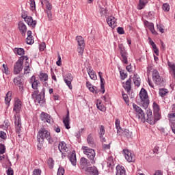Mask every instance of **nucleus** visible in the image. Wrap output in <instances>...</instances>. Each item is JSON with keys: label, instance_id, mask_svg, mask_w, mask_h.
<instances>
[{"label": "nucleus", "instance_id": "obj_30", "mask_svg": "<svg viewBox=\"0 0 175 175\" xmlns=\"http://www.w3.org/2000/svg\"><path fill=\"white\" fill-rule=\"evenodd\" d=\"M102 72H98V75L100 77V88L101 90H103L102 93L105 94V79H103V77H102Z\"/></svg>", "mask_w": 175, "mask_h": 175}, {"label": "nucleus", "instance_id": "obj_2", "mask_svg": "<svg viewBox=\"0 0 175 175\" xmlns=\"http://www.w3.org/2000/svg\"><path fill=\"white\" fill-rule=\"evenodd\" d=\"M44 139L49 142V144L53 143V139H51V135H50V132L42 127L39 130L37 134V142L44 143Z\"/></svg>", "mask_w": 175, "mask_h": 175}, {"label": "nucleus", "instance_id": "obj_24", "mask_svg": "<svg viewBox=\"0 0 175 175\" xmlns=\"http://www.w3.org/2000/svg\"><path fill=\"white\" fill-rule=\"evenodd\" d=\"M25 21L27 23L29 27H32V28L36 27L37 22L36 21H33L32 16H28Z\"/></svg>", "mask_w": 175, "mask_h": 175}, {"label": "nucleus", "instance_id": "obj_37", "mask_svg": "<svg viewBox=\"0 0 175 175\" xmlns=\"http://www.w3.org/2000/svg\"><path fill=\"white\" fill-rule=\"evenodd\" d=\"M88 73L92 80H96V73L94 70L90 69L89 71H88Z\"/></svg>", "mask_w": 175, "mask_h": 175}, {"label": "nucleus", "instance_id": "obj_15", "mask_svg": "<svg viewBox=\"0 0 175 175\" xmlns=\"http://www.w3.org/2000/svg\"><path fill=\"white\" fill-rule=\"evenodd\" d=\"M15 129L16 133H21V118H20V116H15Z\"/></svg>", "mask_w": 175, "mask_h": 175}, {"label": "nucleus", "instance_id": "obj_26", "mask_svg": "<svg viewBox=\"0 0 175 175\" xmlns=\"http://www.w3.org/2000/svg\"><path fill=\"white\" fill-rule=\"evenodd\" d=\"M116 175H126L125 168L121 165L116 167Z\"/></svg>", "mask_w": 175, "mask_h": 175}, {"label": "nucleus", "instance_id": "obj_22", "mask_svg": "<svg viewBox=\"0 0 175 175\" xmlns=\"http://www.w3.org/2000/svg\"><path fill=\"white\" fill-rule=\"evenodd\" d=\"M13 110L16 114H18V113H20L21 110V101L20 100H17L15 101Z\"/></svg>", "mask_w": 175, "mask_h": 175}, {"label": "nucleus", "instance_id": "obj_3", "mask_svg": "<svg viewBox=\"0 0 175 175\" xmlns=\"http://www.w3.org/2000/svg\"><path fill=\"white\" fill-rule=\"evenodd\" d=\"M24 59H26V61H28L29 57L27 56H21L18 60L16 62L14 66V75H18L21 70H23V68L24 66Z\"/></svg>", "mask_w": 175, "mask_h": 175}, {"label": "nucleus", "instance_id": "obj_53", "mask_svg": "<svg viewBox=\"0 0 175 175\" xmlns=\"http://www.w3.org/2000/svg\"><path fill=\"white\" fill-rule=\"evenodd\" d=\"M147 117H148V121L152 122V111H151V110H149L147 111Z\"/></svg>", "mask_w": 175, "mask_h": 175}, {"label": "nucleus", "instance_id": "obj_23", "mask_svg": "<svg viewBox=\"0 0 175 175\" xmlns=\"http://www.w3.org/2000/svg\"><path fill=\"white\" fill-rule=\"evenodd\" d=\"M63 122L66 129H70V119L69 118V110L67 111L66 117L63 119Z\"/></svg>", "mask_w": 175, "mask_h": 175}, {"label": "nucleus", "instance_id": "obj_44", "mask_svg": "<svg viewBox=\"0 0 175 175\" xmlns=\"http://www.w3.org/2000/svg\"><path fill=\"white\" fill-rule=\"evenodd\" d=\"M2 72L5 75H10V71H9V68H8V65L3 64Z\"/></svg>", "mask_w": 175, "mask_h": 175}, {"label": "nucleus", "instance_id": "obj_47", "mask_svg": "<svg viewBox=\"0 0 175 175\" xmlns=\"http://www.w3.org/2000/svg\"><path fill=\"white\" fill-rule=\"evenodd\" d=\"M116 127L117 129L118 133H120V131H122V128H121V126H120V120H116Z\"/></svg>", "mask_w": 175, "mask_h": 175}, {"label": "nucleus", "instance_id": "obj_10", "mask_svg": "<svg viewBox=\"0 0 175 175\" xmlns=\"http://www.w3.org/2000/svg\"><path fill=\"white\" fill-rule=\"evenodd\" d=\"M133 109L135 111L137 116L139 120H146V115H144V111L139 105L133 103Z\"/></svg>", "mask_w": 175, "mask_h": 175}, {"label": "nucleus", "instance_id": "obj_33", "mask_svg": "<svg viewBox=\"0 0 175 175\" xmlns=\"http://www.w3.org/2000/svg\"><path fill=\"white\" fill-rule=\"evenodd\" d=\"M39 79L40 81H47V80H49V75L46 72H40Z\"/></svg>", "mask_w": 175, "mask_h": 175}, {"label": "nucleus", "instance_id": "obj_1", "mask_svg": "<svg viewBox=\"0 0 175 175\" xmlns=\"http://www.w3.org/2000/svg\"><path fill=\"white\" fill-rule=\"evenodd\" d=\"M46 94V88H43L39 94V90H34L31 94L32 99L34 100L36 105H40L43 106L46 103V99H44Z\"/></svg>", "mask_w": 175, "mask_h": 175}, {"label": "nucleus", "instance_id": "obj_38", "mask_svg": "<svg viewBox=\"0 0 175 175\" xmlns=\"http://www.w3.org/2000/svg\"><path fill=\"white\" fill-rule=\"evenodd\" d=\"M5 100V104L6 105H9V103H10V100H12V92L9 91L6 94Z\"/></svg>", "mask_w": 175, "mask_h": 175}, {"label": "nucleus", "instance_id": "obj_56", "mask_svg": "<svg viewBox=\"0 0 175 175\" xmlns=\"http://www.w3.org/2000/svg\"><path fill=\"white\" fill-rule=\"evenodd\" d=\"M117 32L119 35H124L125 33V31H124V28L119 27L117 28Z\"/></svg>", "mask_w": 175, "mask_h": 175}, {"label": "nucleus", "instance_id": "obj_51", "mask_svg": "<svg viewBox=\"0 0 175 175\" xmlns=\"http://www.w3.org/2000/svg\"><path fill=\"white\" fill-rule=\"evenodd\" d=\"M162 8L164 12H169V10H170V5L167 3H164L163 4Z\"/></svg>", "mask_w": 175, "mask_h": 175}, {"label": "nucleus", "instance_id": "obj_60", "mask_svg": "<svg viewBox=\"0 0 175 175\" xmlns=\"http://www.w3.org/2000/svg\"><path fill=\"white\" fill-rule=\"evenodd\" d=\"M110 144H111V142H109V144H103V148L104 150H110Z\"/></svg>", "mask_w": 175, "mask_h": 175}, {"label": "nucleus", "instance_id": "obj_27", "mask_svg": "<svg viewBox=\"0 0 175 175\" xmlns=\"http://www.w3.org/2000/svg\"><path fill=\"white\" fill-rule=\"evenodd\" d=\"M41 5L42 6H44V5H45L46 9L47 10H52L53 9V5H51V3L49 0L41 1Z\"/></svg>", "mask_w": 175, "mask_h": 175}, {"label": "nucleus", "instance_id": "obj_42", "mask_svg": "<svg viewBox=\"0 0 175 175\" xmlns=\"http://www.w3.org/2000/svg\"><path fill=\"white\" fill-rule=\"evenodd\" d=\"M107 167L110 169H113L114 167V161H113L112 157H109L107 161Z\"/></svg>", "mask_w": 175, "mask_h": 175}, {"label": "nucleus", "instance_id": "obj_45", "mask_svg": "<svg viewBox=\"0 0 175 175\" xmlns=\"http://www.w3.org/2000/svg\"><path fill=\"white\" fill-rule=\"evenodd\" d=\"M30 10L32 12L36 10V4L35 3V0H30Z\"/></svg>", "mask_w": 175, "mask_h": 175}, {"label": "nucleus", "instance_id": "obj_40", "mask_svg": "<svg viewBox=\"0 0 175 175\" xmlns=\"http://www.w3.org/2000/svg\"><path fill=\"white\" fill-rule=\"evenodd\" d=\"M14 51L18 54V55H24L25 51L23 48H15Z\"/></svg>", "mask_w": 175, "mask_h": 175}, {"label": "nucleus", "instance_id": "obj_9", "mask_svg": "<svg viewBox=\"0 0 175 175\" xmlns=\"http://www.w3.org/2000/svg\"><path fill=\"white\" fill-rule=\"evenodd\" d=\"M119 51L120 53V55L122 57V62H124L126 65H128V52L125 50V48L122 46V44H119Z\"/></svg>", "mask_w": 175, "mask_h": 175}, {"label": "nucleus", "instance_id": "obj_61", "mask_svg": "<svg viewBox=\"0 0 175 175\" xmlns=\"http://www.w3.org/2000/svg\"><path fill=\"white\" fill-rule=\"evenodd\" d=\"M44 49H46V43L42 42L40 44V51H44Z\"/></svg>", "mask_w": 175, "mask_h": 175}, {"label": "nucleus", "instance_id": "obj_35", "mask_svg": "<svg viewBox=\"0 0 175 175\" xmlns=\"http://www.w3.org/2000/svg\"><path fill=\"white\" fill-rule=\"evenodd\" d=\"M139 79L140 78H139L137 77V74H134L133 79L135 85H136L137 87H140V80H139Z\"/></svg>", "mask_w": 175, "mask_h": 175}, {"label": "nucleus", "instance_id": "obj_50", "mask_svg": "<svg viewBox=\"0 0 175 175\" xmlns=\"http://www.w3.org/2000/svg\"><path fill=\"white\" fill-rule=\"evenodd\" d=\"M65 174V169L63 167H59L57 170V175H64Z\"/></svg>", "mask_w": 175, "mask_h": 175}, {"label": "nucleus", "instance_id": "obj_31", "mask_svg": "<svg viewBox=\"0 0 175 175\" xmlns=\"http://www.w3.org/2000/svg\"><path fill=\"white\" fill-rule=\"evenodd\" d=\"M80 165L81 166L82 169H84V167L90 166V161H88V159L82 157L80 159Z\"/></svg>", "mask_w": 175, "mask_h": 175}, {"label": "nucleus", "instance_id": "obj_46", "mask_svg": "<svg viewBox=\"0 0 175 175\" xmlns=\"http://www.w3.org/2000/svg\"><path fill=\"white\" fill-rule=\"evenodd\" d=\"M122 98L124 100V102L128 104L129 103V97H128V94H125L124 91L122 92Z\"/></svg>", "mask_w": 175, "mask_h": 175}, {"label": "nucleus", "instance_id": "obj_64", "mask_svg": "<svg viewBox=\"0 0 175 175\" xmlns=\"http://www.w3.org/2000/svg\"><path fill=\"white\" fill-rule=\"evenodd\" d=\"M171 129H172L173 133L175 134V122L172 123V124H171Z\"/></svg>", "mask_w": 175, "mask_h": 175}, {"label": "nucleus", "instance_id": "obj_12", "mask_svg": "<svg viewBox=\"0 0 175 175\" xmlns=\"http://www.w3.org/2000/svg\"><path fill=\"white\" fill-rule=\"evenodd\" d=\"M64 83H66V85L72 90L73 87L72 86V81H73V75L71 73H67L64 76Z\"/></svg>", "mask_w": 175, "mask_h": 175}, {"label": "nucleus", "instance_id": "obj_62", "mask_svg": "<svg viewBox=\"0 0 175 175\" xmlns=\"http://www.w3.org/2000/svg\"><path fill=\"white\" fill-rule=\"evenodd\" d=\"M120 76L122 77V80H124L128 77V75L122 71H120Z\"/></svg>", "mask_w": 175, "mask_h": 175}, {"label": "nucleus", "instance_id": "obj_41", "mask_svg": "<svg viewBox=\"0 0 175 175\" xmlns=\"http://www.w3.org/2000/svg\"><path fill=\"white\" fill-rule=\"evenodd\" d=\"M96 107L100 111H106V107L100 102L97 101Z\"/></svg>", "mask_w": 175, "mask_h": 175}, {"label": "nucleus", "instance_id": "obj_11", "mask_svg": "<svg viewBox=\"0 0 175 175\" xmlns=\"http://www.w3.org/2000/svg\"><path fill=\"white\" fill-rule=\"evenodd\" d=\"M14 84L18 87L21 92L24 91V88H23V75H20L14 79Z\"/></svg>", "mask_w": 175, "mask_h": 175}, {"label": "nucleus", "instance_id": "obj_16", "mask_svg": "<svg viewBox=\"0 0 175 175\" xmlns=\"http://www.w3.org/2000/svg\"><path fill=\"white\" fill-rule=\"evenodd\" d=\"M85 172L86 174L99 175V171H98V168L95 166L87 167Z\"/></svg>", "mask_w": 175, "mask_h": 175}, {"label": "nucleus", "instance_id": "obj_54", "mask_svg": "<svg viewBox=\"0 0 175 175\" xmlns=\"http://www.w3.org/2000/svg\"><path fill=\"white\" fill-rule=\"evenodd\" d=\"M46 14H47L49 21H53V14L51 13V10H47Z\"/></svg>", "mask_w": 175, "mask_h": 175}, {"label": "nucleus", "instance_id": "obj_36", "mask_svg": "<svg viewBox=\"0 0 175 175\" xmlns=\"http://www.w3.org/2000/svg\"><path fill=\"white\" fill-rule=\"evenodd\" d=\"M148 3V0H139V3L138 5L139 10H142L146 6V4Z\"/></svg>", "mask_w": 175, "mask_h": 175}, {"label": "nucleus", "instance_id": "obj_13", "mask_svg": "<svg viewBox=\"0 0 175 175\" xmlns=\"http://www.w3.org/2000/svg\"><path fill=\"white\" fill-rule=\"evenodd\" d=\"M30 84H31V88H33L34 91H39L38 88L40 85V82L39 80L36 79V77H35V75H33L30 79Z\"/></svg>", "mask_w": 175, "mask_h": 175}, {"label": "nucleus", "instance_id": "obj_6", "mask_svg": "<svg viewBox=\"0 0 175 175\" xmlns=\"http://www.w3.org/2000/svg\"><path fill=\"white\" fill-rule=\"evenodd\" d=\"M139 98L141 99V103L143 107L147 109V107H148V105H150V102L148 101V94L144 88L141 90L139 92Z\"/></svg>", "mask_w": 175, "mask_h": 175}, {"label": "nucleus", "instance_id": "obj_5", "mask_svg": "<svg viewBox=\"0 0 175 175\" xmlns=\"http://www.w3.org/2000/svg\"><path fill=\"white\" fill-rule=\"evenodd\" d=\"M62 152V158L64 159L68 157L69 161L71 162L73 166H76L77 163V159L76 158V151L73 150L70 154V151L66 152L65 150L60 151Z\"/></svg>", "mask_w": 175, "mask_h": 175}, {"label": "nucleus", "instance_id": "obj_17", "mask_svg": "<svg viewBox=\"0 0 175 175\" xmlns=\"http://www.w3.org/2000/svg\"><path fill=\"white\" fill-rule=\"evenodd\" d=\"M107 23L111 28H116L117 27V20L114 16H109L107 18Z\"/></svg>", "mask_w": 175, "mask_h": 175}, {"label": "nucleus", "instance_id": "obj_18", "mask_svg": "<svg viewBox=\"0 0 175 175\" xmlns=\"http://www.w3.org/2000/svg\"><path fill=\"white\" fill-rule=\"evenodd\" d=\"M40 117L41 121H43L44 122H48V124L51 122V116L46 112H42Z\"/></svg>", "mask_w": 175, "mask_h": 175}, {"label": "nucleus", "instance_id": "obj_19", "mask_svg": "<svg viewBox=\"0 0 175 175\" xmlns=\"http://www.w3.org/2000/svg\"><path fill=\"white\" fill-rule=\"evenodd\" d=\"M144 24L153 35H157V31H155V28L154 27V23H150L148 21H144Z\"/></svg>", "mask_w": 175, "mask_h": 175}, {"label": "nucleus", "instance_id": "obj_63", "mask_svg": "<svg viewBox=\"0 0 175 175\" xmlns=\"http://www.w3.org/2000/svg\"><path fill=\"white\" fill-rule=\"evenodd\" d=\"M0 137L1 139L5 140V139H6V133L3 131H0Z\"/></svg>", "mask_w": 175, "mask_h": 175}, {"label": "nucleus", "instance_id": "obj_4", "mask_svg": "<svg viewBox=\"0 0 175 175\" xmlns=\"http://www.w3.org/2000/svg\"><path fill=\"white\" fill-rule=\"evenodd\" d=\"M82 150L83 151V154H85V155L88 157V159L90 160V163L92 164L95 163V161L96 159H95V150L88 146H82Z\"/></svg>", "mask_w": 175, "mask_h": 175}, {"label": "nucleus", "instance_id": "obj_14", "mask_svg": "<svg viewBox=\"0 0 175 175\" xmlns=\"http://www.w3.org/2000/svg\"><path fill=\"white\" fill-rule=\"evenodd\" d=\"M123 153L125 159L128 162H135V154L128 150H123Z\"/></svg>", "mask_w": 175, "mask_h": 175}, {"label": "nucleus", "instance_id": "obj_28", "mask_svg": "<svg viewBox=\"0 0 175 175\" xmlns=\"http://www.w3.org/2000/svg\"><path fill=\"white\" fill-rule=\"evenodd\" d=\"M87 142L90 147H95V142H94V137L92 134H89L87 137Z\"/></svg>", "mask_w": 175, "mask_h": 175}, {"label": "nucleus", "instance_id": "obj_32", "mask_svg": "<svg viewBox=\"0 0 175 175\" xmlns=\"http://www.w3.org/2000/svg\"><path fill=\"white\" fill-rule=\"evenodd\" d=\"M154 120H152V122H150V125H154V124H155V122H157V121H159V120H161V113L159 112H154Z\"/></svg>", "mask_w": 175, "mask_h": 175}, {"label": "nucleus", "instance_id": "obj_49", "mask_svg": "<svg viewBox=\"0 0 175 175\" xmlns=\"http://www.w3.org/2000/svg\"><path fill=\"white\" fill-rule=\"evenodd\" d=\"M106 13H107V10H106L105 8H100V14L102 16H105V14H106Z\"/></svg>", "mask_w": 175, "mask_h": 175}, {"label": "nucleus", "instance_id": "obj_20", "mask_svg": "<svg viewBox=\"0 0 175 175\" xmlns=\"http://www.w3.org/2000/svg\"><path fill=\"white\" fill-rule=\"evenodd\" d=\"M18 26L22 36H25V33L27 32V26L25 25V23L23 21H20Z\"/></svg>", "mask_w": 175, "mask_h": 175}, {"label": "nucleus", "instance_id": "obj_43", "mask_svg": "<svg viewBox=\"0 0 175 175\" xmlns=\"http://www.w3.org/2000/svg\"><path fill=\"white\" fill-rule=\"evenodd\" d=\"M167 94H169V90H167V89H160L159 90V95L162 98H163V96H166Z\"/></svg>", "mask_w": 175, "mask_h": 175}, {"label": "nucleus", "instance_id": "obj_25", "mask_svg": "<svg viewBox=\"0 0 175 175\" xmlns=\"http://www.w3.org/2000/svg\"><path fill=\"white\" fill-rule=\"evenodd\" d=\"M59 151H66L68 152L69 151V148L66 146V144L64 142H59L58 145Z\"/></svg>", "mask_w": 175, "mask_h": 175}, {"label": "nucleus", "instance_id": "obj_34", "mask_svg": "<svg viewBox=\"0 0 175 175\" xmlns=\"http://www.w3.org/2000/svg\"><path fill=\"white\" fill-rule=\"evenodd\" d=\"M131 81H132V80L131 79H129L126 81L125 85H123L124 90H126V91H127V93L129 94L130 91H131Z\"/></svg>", "mask_w": 175, "mask_h": 175}, {"label": "nucleus", "instance_id": "obj_57", "mask_svg": "<svg viewBox=\"0 0 175 175\" xmlns=\"http://www.w3.org/2000/svg\"><path fill=\"white\" fill-rule=\"evenodd\" d=\"M6 151V147L3 144H0V154H5Z\"/></svg>", "mask_w": 175, "mask_h": 175}, {"label": "nucleus", "instance_id": "obj_29", "mask_svg": "<svg viewBox=\"0 0 175 175\" xmlns=\"http://www.w3.org/2000/svg\"><path fill=\"white\" fill-rule=\"evenodd\" d=\"M167 65L170 68V72L173 75V77L175 80V64L170 62H167Z\"/></svg>", "mask_w": 175, "mask_h": 175}, {"label": "nucleus", "instance_id": "obj_58", "mask_svg": "<svg viewBox=\"0 0 175 175\" xmlns=\"http://www.w3.org/2000/svg\"><path fill=\"white\" fill-rule=\"evenodd\" d=\"M153 109H154V113L159 112V105H158L157 103H153Z\"/></svg>", "mask_w": 175, "mask_h": 175}, {"label": "nucleus", "instance_id": "obj_52", "mask_svg": "<svg viewBox=\"0 0 175 175\" xmlns=\"http://www.w3.org/2000/svg\"><path fill=\"white\" fill-rule=\"evenodd\" d=\"M34 42L35 41L33 40V39H32V37L29 36L26 38V43L27 44H33Z\"/></svg>", "mask_w": 175, "mask_h": 175}, {"label": "nucleus", "instance_id": "obj_21", "mask_svg": "<svg viewBox=\"0 0 175 175\" xmlns=\"http://www.w3.org/2000/svg\"><path fill=\"white\" fill-rule=\"evenodd\" d=\"M119 135H121V136H124L127 139L132 137V132L129 131V130L127 129H122L119 133Z\"/></svg>", "mask_w": 175, "mask_h": 175}, {"label": "nucleus", "instance_id": "obj_55", "mask_svg": "<svg viewBox=\"0 0 175 175\" xmlns=\"http://www.w3.org/2000/svg\"><path fill=\"white\" fill-rule=\"evenodd\" d=\"M9 126H10V122H9V120H5L3 124V127L5 130H6L8 128H9Z\"/></svg>", "mask_w": 175, "mask_h": 175}, {"label": "nucleus", "instance_id": "obj_39", "mask_svg": "<svg viewBox=\"0 0 175 175\" xmlns=\"http://www.w3.org/2000/svg\"><path fill=\"white\" fill-rule=\"evenodd\" d=\"M105 133H106V130H105V126H100L98 132L99 137H103V136L105 135Z\"/></svg>", "mask_w": 175, "mask_h": 175}, {"label": "nucleus", "instance_id": "obj_48", "mask_svg": "<svg viewBox=\"0 0 175 175\" xmlns=\"http://www.w3.org/2000/svg\"><path fill=\"white\" fill-rule=\"evenodd\" d=\"M47 163L50 169H53V167H54V160L52 158L48 159Z\"/></svg>", "mask_w": 175, "mask_h": 175}, {"label": "nucleus", "instance_id": "obj_59", "mask_svg": "<svg viewBox=\"0 0 175 175\" xmlns=\"http://www.w3.org/2000/svg\"><path fill=\"white\" fill-rule=\"evenodd\" d=\"M7 172V175H14V171H13V169L12 167H8Z\"/></svg>", "mask_w": 175, "mask_h": 175}, {"label": "nucleus", "instance_id": "obj_8", "mask_svg": "<svg viewBox=\"0 0 175 175\" xmlns=\"http://www.w3.org/2000/svg\"><path fill=\"white\" fill-rule=\"evenodd\" d=\"M76 40L78 42L77 51L79 55H83V53H84V39L83 37L78 36L76 37Z\"/></svg>", "mask_w": 175, "mask_h": 175}, {"label": "nucleus", "instance_id": "obj_7", "mask_svg": "<svg viewBox=\"0 0 175 175\" xmlns=\"http://www.w3.org/2000/svg\"><path fill=\"white\" fill-rule=\"evenodd\" d=\"M152 80L156 85H159V87H163V85H165V81H163V78L161 77L159 72L157 70H153Z\"/></svg>", "mask_w": 175, "mask_h": 175}]
</instances>
